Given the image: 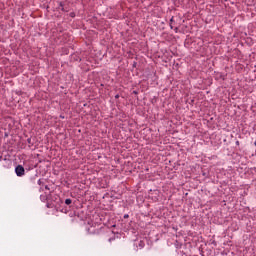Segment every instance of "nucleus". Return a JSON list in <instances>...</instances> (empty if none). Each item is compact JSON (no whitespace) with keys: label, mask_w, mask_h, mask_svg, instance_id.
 <instances>
[{"label":"nucleus","mask_w":256,"mask_h":256,"mask_svg":"<svg viewBox=\"0 0 256 256\" xmlns=\"http://www.w3.org/2000/svg\"><path fill=\"white\" fill-rule=\"evenodd\" d=\"M15 173L17 177H23L25 175V168L22 165H18L15 168Z\"/></svg>","instance_id":"f257e3e1"},{"label":"nucleus","mask_w":256,"mask_h":256,"mask_svg":"<svg viewBox=\"0 0 256 256\" xmlns=\"http://www.w3.org/2000/svg\"><path fill=\"white\" fill-rule=\"evenodd\" d=\"M175 31L177 32V28H175Z\"/></svg>","instance_id":"1a4fd4ad"},{"label":"nucleus","mask_w":256,"mask_h":256,"mask_svg":"<svg viewBox=\"0 0 256 256\" xmlns=\"http://www.w3.org/2000/svg\"><path fill=\"white\" fill-rule=\"evenodd\" d=\"M170 28L173 29V24H170Z\"/></svg>","instance_id":"423d86ee"},{"label":"nucleus","mask_w":256,"mask_h":256,"mask_svg":"<svg viewBox=\"0 0 256 256\" xmlns=\"http://www.w3.org/2000/svg\"><path fill=\"white\" fill-rule=\"evenodd\" d=\"M65 203H66V205H71L72 200L68 198V199L65 200Z\"/></svg>","instance_id":"7ed1b4c3"},{"label":"nucleus","mask_w":256,"mask_h":256,"mask_svg":"<svg viewBox=\"0 0 256 256\" xmlns=\"http://www.w3.org/2000/svg\"><path fill=\"white\" fill-rule=\"evenodd\" d=\"M173 21H174V20H173V17H172V18L170 19V24H173Z\"/></svg>","instance_id":"20e7f679"},{"label":"nucleus","mask_w":256,"mask_h":256,"mask_svg":"<svg viewBox=\"0 0 256 256\" xmlns=\"http://www.w3.org/2000/svg\"><path fill=\"white\" fill-rule=\"evenodd\" d=\"M38 185H41V180H38Z\"/></svg>","instance_id":"39448f33"},{"label":"nucleus","mask_w":256,"mask_h":256,"mask_svg":"<svg viewBox=\"0 0 256 256\" xmlns=\"http://www.w3.org/2000/svg\"><path fill=\"white\" fill-rule=\"evenodd\" d=\"M58 9H61L62 11H65V12L68 11L67 8H65V6L63 5V2H60V3H59Z\"/></svg>","instance_id":"f03ea898"},{"label":"nucleus","mask_w":256,"mask_h":256,"mask_svg":"<svg viewBox=\"0 0 256 256\" xmlns=\"http://www.w3.org/2000/svg\"><path fill=\"white\" fill-rule=\"evenodd\" d=\"M124 217L127 218V217H129V215H125Z\"/></svg>","instance_id":"6e6552de"},{"label":"nucleus","mask_w":256,"mask_h":256,"mask_svg":"<svg viewBox=\"0 0 256 256\" xmlns=\"http://www.w3.org/2000/svg\"><path fill=\"white\" fill-rule=\"evenodd\" d=\"M45 189L49 190V186H45Z\"/></svg>","instance_id":"0eeeda50"}]
</instances>
